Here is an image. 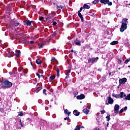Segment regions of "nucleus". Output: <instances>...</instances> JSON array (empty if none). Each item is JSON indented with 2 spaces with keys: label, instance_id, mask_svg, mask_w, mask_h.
Returning <instances> with one entry per match:
<instances>
[{
  "label": "nucleus",
  "instance_id": "e2e57ef3",
  "mask_svg": "<svg viewBox=\"0 0 130 130\" xmlns=\"http://www.w3.org/2000/svg\"><path fill=\"white\" fill-rule=\"evenodd\" d=\"M67 76H69V73L67 72Z\"/></svg>",
  "mask_w": 130,
  "mask_h": 130
},
{
  "label": "nucleus",
  "instance_id": "ea45409f",
  "mask_svg": "<svg viewBox=\"0 0 130 130\" xmlns=\"http://www.w3.org/2000/svg\"><path fill=\"white\" fill-rule=\"evenodd\" d=\"M43 94H45V95H46V89H43Z\"/></svg>",
  "mask_w": 130,
  "mask_h": 130
},
{
  "label": "nucleus",
  "instance_id": "f3484780",
  "mask_svg": "<svg viewBox=\"0 0 130 130\" xmlns=\"http://www.w3.org/2000/svg\"><path fill=\"white\" fill-rule=\"evenodd\" d=\"M120 98H123V97H126V95L124 94V92H121L120 93Z\"/></svg>",
  "mask_w": 130,
  "mask_h": 130
},
{
  "label": "nucleus",
  "instance_id": "20e7f679",
  "mask_svg": "<svg viewBox=\"0 0 130 130\" xmlns=\"http://www.w3.org/2000/svg\"><path fill=\"white\" fill-rule=\"evenodd\" d=\"M99 59V57H96L95 58H89L88 59V63H94V62H97V61Z\"/></svg>",
  "mask_w": 130,
  "mask_h": 130
},
{
  "label": "nucleus",
  "instance_id": "f257e3e1",
  "mask_svg": "<svg viewBox=\"0 0 130 130\" xmlns=\"http://www.w3.org/2000/svg\"><path fill=\"white\" fill-rule=\"evenodd\" d=\"M20 25V23L17 21V20H13L10 22V27L11 28L10 29L9 32L10 34L12 35H14V33H15V29H12V27H18Z\"/></svg>",
  "mask_w": 130,
  "mask_h": 130
},
{
  "label": "nucleus",
  "instance_id": "b1692460",
  "mask_svg": "<svg viewBox=\"0 0 130 130\" xmlns=\"http://www.w3.org/2000/svg\"><path fill=\"white\" fill-rule=\"evenodd\" d=\"M125 100L130 101V93L128 94L127 96H125Z\"/></svg>",
  "mask_w": 130,
  "mask_h": 130
},
{
  "label": "nucleus",
  "instance_id": "bb28decb",
  "mask_svg": "<svg viewBox=\"0 0 130 130\" xmlns=\"http://www.w3.org/2000/svg\"><path fill=\"white\" fill-rule=\"evenodd\" d=\"M107 119V121H109L110 120V115L109 114H108L107 116L106 117Z\"/></svg>",
  "mask_w": 130,
  "mask_h": 130
},
{
  "label": "nucleus",
  "instance_id": "f704fd0d",
  "mask_svg": "<svg viewBox=\"0 0 130 130\" xmlns=\"http://www.w3.org/2000/svg\"><path fill=\"white\" fill-rule=\"evenodd\" d=\"M43 46H44V44H43V43L40 44L39 48H43Z\"/></svg>",
  "mask_w": 130,
  "mask_h": 130
},
{
  "label": "nucleus",
  "instance_id": "5701e85b",
  "mask_svg": "<svg viewBox=\"0 0 130 130\" xmlns=\"http://www.w3.org/2000/svg\"><path fill=\"white\" fill-rule=\"evenodd\" d=\"M112 96L113 97H115V98H119V94H115V93H113Z\"/></svg>",
  "mask_w": 130,
  "mask_h": 130
},
{
  "label": "nucleus",
  "instance_id": "6ab92c4d",
  "mask_svg": "<svg viewBox=\"0 0 130 130\" xmlns=\"http://www.w3.org/2000/svg\"><path fill=\"white\" fill-rule=\"evenodd\" d=\"M36 62L37 63V64H41V63H42V61H41V60L40 59H38L36 60Z\"/></svg>",
  "mask_w": 130,
  "mask_h": 130
},
{
  "label": "nucleus",
  "instance_id": "a18cd8bd",
  "mask_svg": "<svg viewBox=\"0 0 130 130\" xmlns=\"http://www.w3.org/2000/svg\"><path fill=\"white\" fill-rule=\"evenodd\" d=\"M120 113H122L123 112V109H121L120 111H119Z\"/></svg>",
  "mask_w": 130,
  "mask_h": 130
},
{
  "label": "nucleus",
  "instance_id": "f03ea898",
  "mask_svg": "<svg viewBox=\"0 0 130 130\" xmlns=\"http://www.w3.org/2000/svg\"><path fill=\"white\" fill-rule=\"evenodd\" d=\"M127 20L128 19L126 18H124L122 19L121 21L122 24H121V28L120 29V31L122 32H123L124 30H126V28H127L126 26H127V24H126V22H127Z\"/></svg>",
  "mask_w": 130,
  "mask_h": 130
},
{
  "label": "nucleus",
  "instance_id": "603ef678",
  "mask_svg": "<svg viewBox=\"0 0 130 130\" xmlns=\"http://www.w3.org/2000/svg\"><path fill=\"white\" fill-rule=\"evenodd\" d=\"M78 92H74V95H78Z\"/></svg>",
  "mask_w": 130,
  "mask_h": 130
},
{
  "label": "nucleus",
  "instance_id": "774afa93",
  "mask_svg": "<svg viewBox=\"0 0 130 130\" xmlns=\"http://www.w3.org/2000/svg\"><path fill=\"white\" fill-rule=\"evenodd\" d=\"M5 46H6V47L8 46V45L6 44V45H5Z\"/></svg>",
  "mask_w": 130,
  "mask_h": 130
},
{
  "label": "nucleus",
  "instance_id": "864d4df0",
  "mask_svg": "<svg viewBox=\"0 0 130 130\" xmlns=\"http://www.w3.org/2000/svg\"><path fill=\"white\" fill-rule=\"evenodd\" d=\"M67 73H68V74H70V73H71V70H68L67 71Z\"/></svg>",
  "mask_w": 130,
  "mask_h": 130
},
{
  "label": "nucleus",
  "instance_id": "a878e982",
  "mask_svg": "<svg viewBox=\"0 0 130 130\" xmlns=\"http://www.w3.org/2000/svg\"><path fill=\"white\" fill-rule=\"evenodd\" d=\"M122 84H125V82H119V85L117 86L118 89H119L120 86H121Z\"/></svg>",
  "mask_w": 130,
  "mask_h": 130
},
{
  "label": "nucleus",
  "instance_id": "473e14b6",
  "mask_svg": "<svg viewBox=\"0 0 130 130\" xmlns=\"http://www.w3.org/2000/svg\"><path fill=\"white\" fill-rule=\"evenodd\" d=\"M117 62L119 63V64H121V62H122V60H121V59H118Z\"/></svg>",
  "mask_w": 130,
  "mask_h": 130
},
{
  "label": "nucleus",
  "instance_id": "2f4dec72",
  "mask_svg": "<svg viewBox=\"0 0 130 130\" xmlns=\"http://www.w3.org/2000/svg\"><path fill=\"white\" fill-rule=\"evenodd\" d=\"M24 115V113H23V112H19L18 116H23Z\"/></svg>",
  "mask_w": 130,
  "mask_h": 130
},
{
  "label": "nucleus",
  "instance_id": "338daca9",
  "mask_svg": "<svg viewBox=\"0 0 130 130\" xmlns=\"http://www.w3.org/2000/svg\"><path fill=\"white\" fill-rule=\"evenodd\" d=\"M9 56V57H11L12 56H11V55H9V56Z\"/></svg>",
  "mask_w": 130,
  "mask_h": 130
},
{
  "label": "nucleus",
  "instance_id": "393cba45",
  "mask_svg": "<svg viewBox=\"0 0 130 130\" xmlns=\"http://www.w3.org/2000/svg\"><path fill=\"white\" fill-rule=\"evenodd\" d=\"M29 45H31V46H33L34 44H35V42L33 41H30L29 43H28Z\"/></svg>",
  "mask_w": 130,
  "mask_h": 130
},
{
  "label": "nucleus",
  "instance_id": "69168bd1",
  "mask_svg": "<svg viewBox=\"0 0 130 130\" xmlns=\"http://www.w3.org/2000/svg\"><path fill=\"white\" fill-rule=\"evenodd\" d=\"M36 83H37V82H34V84H36Z\"/></svg>",
  "mask_w": 130,
  "mask_h": 130
},
{
  "label": "nucleus",
  "instance_id": "4c0bfd02",
  "mask_svg": "<svg viewBox=\"0 0 130 130\" xmlns=\"http://www.w3.org/2000/svg\"><path fill=\"white\" fill-rule=\"evenodd\" d=\"M83 9H84L83 7H81L80 10L78 11V13H81Z\"/></svg>",
  "mask_w": 130,
  "mask_h": 130
},
{
  "label": "nucleus",
  "instance_id": "dca6fc26",
  "mask_svg": "<svg viewBox=\"0 0 130 130\" xmlns=\"http://www.w3.org/2000/svg\"><path fill=\"white\" fill-rule=\"evenodd\" d=\"M82 111L85 114H88V113H89V110L87 108L84 109Z\"/></svg>",
  "mask_w": 130,
  "mask_h": 130
},
{
  "label": "nucleus",
  "instance_id": "39448f33",
  "mask_svg": "<svg viewBox=\"0 0 130 130\" xmlns=\"http://www.w3.org/2000/svg\"><path fill=\"white\" fill-rule=\"evenodd\" d=\"M101 4L104 5H108V6H112V2H110L109 0H100Z\"/></svg>",
  "mask_w": 130,
  "mask_h": 130
},
{
  "label": "nucleus",
  "instance_id": "c9c22d12",
  "mask_svg": "<svg viewBox=\"0 0 130 130\" xmlns=\"http://www.w3.org/2000/svg\"><path fill=\"white\" fill-rule=\"evenodd\" d=\"M98 3H99V0H94L93 1V4H94L95 5H96V4H98Z\"/></svg>",
  "mask_w": 130,
  "mask_h": 130
},
{
  "label": "nucleus",
  "instance_id": "0eeeda50",
  "mask_svg": "<svg viewBox=\"0 0 130 130\" xmlns=\"http://www.w3.org/2000/svg\"><path fill=\"white\" fill-rule=\"evenodd\" d=\"M118 110H119V105L118 104H116L114 106V112L116 114H117L118 113Z\"/></svg>",
  "mask_w": 130,
  "mask_h": 130
},
{
  "label": "nucleus",
  "instance_id": "3c124183",
  "mask_svg": "<svg viewBox=\"0 0 130 130\" xmlns=\"http://www.w3.org/2000/svg\"><path fill=\"white\" fill-rule=\"evenodd\" d=\"M127 110V107L125 106L124 108V110Z\"/></svg>",
  "mask_w": 130,
  "mask_h": 130
},
{
  "label": "nucleus",
  "instance_id": "c85d7f7f",
  "mask_svg": "<svg viewBox=\"0 0 130 130\" xmlns=\"http://www.w3.org/2000/svg\"><path fill=\"white\" fill-rule=\"evenodd\" d=\"M114 74H115V71H113L112 72H110L109 73V76H111V77H112V76H113V75H114Z\"/></svg>",
  "mask_w": 130,
  "mask_h": 130
},
{
  "label": "nucleus",
  "instance_id": "4d7b16f0",
  "mask_svg": "<svg viewBox=\"0 0 130 130\" xmlns=\"http://www.w3.org/2000/svg\"><path fill=\"white\" fill-rule=\"evenodd\" d=\"M71 113V112H68L67 114H68V115H70V114Z\"/></svg>",
  "mask_w": 130,
  "mask_h": 130
},
{
  "label": "nucleus",
  "instance_id": "412c9836",
  "mask_svg": "<svg viewBox=\"0 0 130 130\" xmlns=\"http://www.w3.org/2000/svg\"><path fill=\"white\" fill-rule=\"evenodd\" d=\"M55 79V75H52L50 77V81H53Z\"/></svg>",
  "mask_w": 130,
  "mask_h": 130
},
{
  "label": "nucleus",
  "instance_id": "4468645a",
  "mask_svg": "<svg viewBox=\"0 0 130 130\" xmlns=\"http://www.w3.org/2000/svg\"><path fill=\"white\" fill-rule=\"evenodd\" d=\"M78 17L81 19V22H84V18H83V15H82V14L81 13H78Z\"/></svg>",
  "mask_w": 130,
  "mask_h": 130
},
{
  "label": "nucleus",
  "instance_id": "7ed1b4c3",
  "mask_svg": "<svg viewBox=\"0 0 130 130\" xmlns=\"http://www.w3.org/2000/svg\"><path fill=\"white\" fill-rule=\"evenodd\" d=\"M2 88L5 89V88H11L13 86V83L11 82H2L1 84Z\"/></svg>",
  "mask_w": 130,
  "mask_h": 130
},
{
  "label": "nucleus",
  "instance_id": "2eb2a0df",
  "mask_svg": "<svg viewBox=\"0 0 130 130\" xmlns=\"http://www.w3.org/2000/svg\"><path fill=\"white\" fill-rule=\"evenodd\" d=\"M15 52H16L15 53L16 56H17V57L20 56V54L21 53V52L20 51V50H16Z\"/></svg>",
  "mask_w": 130,
  "mask_h": 130
},
{
  "label": "nucleus",
  "instance_id": "f8f14e48",
  "mask_svg": "<svg viewBox=\"0 0 130 130\" xmlns=\"http://www.w3.org/2000/svg\"><path fill=\"white\" fill-rule=\"evenodd\" d=\"M51 61H52V63L53 64H56V62H57V60H56V59H55V58H54V57H52V59H51Z\"/></svg>",
  "mask_w": 130,
  "mask_h": 130
},
{
  "label": "nucleus",
  "instance_id": "9d476101",
  "mask_svg": "<svg viewBox=\"0 0 130 130\" xmlns=\"http://www.w3.org/2000/svg\"><path fill=\"white\" fill-rule=\"evenodd\" d=\"M74 43L78 46H81V41L79 39H76L74 41Z\"/></svg>",
  "mask_w": 130,
  "mask_h": 130
},
{
  "label": "nucleus",
  "instance_id": "09e8293b",
  "mask_svg": "<svg viewBox=\"0 0 130 130\" xmlns=\"http://www.w3.org/2000/svg\"><path fill=\"white\" fill-rule=\"evenodd\" d=\"M56 24H57V23H56V22H54L53 23V26H56Z\"/></svg>",
  "mask_w": 130,
  "mask_h": 130
},
{
  "label": "nucleus",
  "instance_id": "de8ad7c7",
  "mask_svg": "<svg viewBox=\"0 0 130 130\" xmlns=\"http://www.w3.org/2000/svg\"><path fill=\"white\" fill-rule=\"evenodd\" d=\"M2 82H9V80H7V79H6V80L3 79Z\"/></svg>",
  "mask_w": 130,
  "mask_h": 130
},
{
  "label": "nucleus",
  "instance_id": "13d9d810",
  "mask_svg": "<svg viewBox=\"0 0 130 130\" xmlns=\"http://www.w3.org/2000/svg\"><path fill=\"white\" fill-rule=\"evenodd\" d=\"M10 75H12V76H13V75H14V74H13V73L10 72Z\"/></svg>",
  "mask_w": 130,
  "mask_h": 130
},
{
  "label": "nucleus",
  "instance_id": "c756f323",
  "mask_svg": "<svg viewBox=\"0 0 130 130\" xmlns=\"http://www.w3.org/2000/svg\"><path fill=\"white\" fill-rule=\"evenodd\" d=\"M24 69H23V68H22L21 66L20 67H19L18 68V72H22L23 71Z\"/></svg>",
  "mask_w": 130,
  "mask_h": 130
},
{
  "label": "nucleus",
  "instance_id": "052dcab7",
  "mask_svg": "<svg viewBox=\"0 0 130 130\" xmlns=\"http://www.w3.org/2000/svg\"><path fill=\"white\" fill-rule=\"evenodd\" d=\"M55 82H51V84H52V85H54Z\"/></svg>",
  "mask_w": 130,
  "mask_h": 130
},
{
  "label": "nucleus",
  "instance_id": "e433bc0d",
  "mask_svg": "<svg viewBox=\"0 0 130 130\" xmlns=\"http://www.w3.org/2000/svg\"><path fill=\"white\" fill-rule=\"evenodd\" d=\"M19 124H20V125H21V126H22V127H23V126H24V125L22 123V121L21 120V119H20Z\"/></svg>",
  "mask_w": 130,
  "mask_h": 130
},
{
  "label": "nucleus",
  "instance_id": "c03bdc74",
  "mask_svg": "<svg viewBox=\"0 0 130 130\" xmlns=\"http://www.w3.org/2000/svg\"><path fill=\"white\" fill-rule=\"evenodd\" d=\"M44 19L43 17L42 16L40 17V21H43Z\"/></svg>",
  "mask_w": 130,
  "mask_h": 130
},
{
  "label": "nucleus",
  "instance_id": "49530a36",
  "mask_svg": "<svg viewBox=\"0 0 130 130\" xmlns=\"http://www.w3.org/2000/svg\"><path fill=\"white\" fill-rule=\"evenodd\" d=\"M37 76H38L39 79H40V77H41L40 74H39V73H37Z\"/></svg>",
  "mask_w": 130,
  "mask_h": 130
},
{
  "label": "nucleus",
  "instance_id": "72a5a7b5",
  "mask_svg": "<svg viewBox=\"0 0 130 130\" xmlns=\"http://www.w3.org/2000/svg\"><path fill=\"white\" fill-rule=\"evenodd\" d=\"M22 73H24V74H27L28 73V70L25 69L23 70Z\"/></svg>",
  "mask_w": 130,
  "mask_h": 130
},
{
  "label": "nucleus",
  "instance_id": "6e6552de",
  "mask_svg": "<svg viewBox=\"0 0 130 130\" xmlns=\"http://www.w3.org/2000/svg\"><path fill=\"white\" fill-rule=\"evenodd\" d=\"M32 23V21H30L29 20H26L24 21V24L25 26H31V23Z\"/></svg>",
  "mask_w": 130,
  "mask_h": 130
},
{
  "label": "nucleus",
  "instance_id": "0e129e2a",
  "mask_svg": "<svg viewBox=\"0 0 130 130\" xmlns=\"http://www.w3.org/2000/svg\"><path fill=\"white\" fill-rule=\"evenodd\" d=\"M109 123H107V126H108V125H109Z\"/></svg>",
  "mask_w": 130,
  "mask_h": 130
},
{
  "label": "nucleus",
  "instance_id": "680f3d73",
  "mask_svg": "<svg viewBox=\"0 0 130 130\" xmlns=\"http://www.w3.org/2000/svg\"><path fill=\"white\" fill-rule=\"evenodd\" d=\"M40 76H41V77H42V78H43V75H41Z\"/></svg>",
  "mask_w": 130,
  "mask_h": 130
},
{
  "label": "nucleus",
  "instance_id": "423d86ee",
  "mask_svg": "<svg viewBox=\"0 0 130 130\" xmlns=\"http://www.w3.org/2000/svg\"><path fill=\"white\" fill-rule=\"evenodd\" d=\"M108 102L107 103V101H106V105H108V104H113V103L114 102V101L112 98H111L110 96H109L107 98Z\"/></svg>",
  "mask_w": 130,
  "mask_h": 130
},
{
  "label": "nucleus",
  "instance_id": "cd10ccee",
  "mask_svg": "<svg viewBox=\"0 0 130 130\" xmlns=\"http://www.w3.org/2000/svg\"><path fill=\"white\" fill-rule=\"evenodd\" d=\"M63 6L60 5V6H57V10H61L63 8Z\"/></svg>",
  "mask_w": 130,
  "mask_h": 130
},
{
  "label": "nucleus",
  "instance_id": "4be33fe9",
  "mask_svg": "<svg viewBox=\"0 0 130 130\" xmlns=\"http://www.w3.org/2000/svg\"><path fill=\"white\" fill-rule=\"evenodd\" d=\"M42 89L41 87H38L35 90V93H38L39 91H41V90Z\"/></svg>",
  "mask_w": 130,
  "mask_h": 130
},
{
  "label": "nucleus",
  "instance_id": "79ce46f5",
  "mask_svg": "<svg viewBox=\"0 0 130 130\" xmlns=\"http://www.w3.org/2000/svg\"><path fill=\"white\" fill-rule=\"evenodd\" d=\"M69 118L70 117H69V115H68V117H66V118H64V120H68Z\"/></svg>",
  "mask_w": 130,
  "mask_h": 130
},
{
  "label": "nucleus",
  "instance_id": "6e6d98bb",
  "mask_svg": "<svg viewBox=\"0 0 130 130\" xmlns=\"http://www.w3.org/2000/svg\"><path fill=\"white\" fill-rule=\"evenodd\" d=\"M48 108L47 107H45V110H48Z\"/></svg>",
  "mask_w": 130,
  "mask_h": 130
},
{
  "label": "nucleus",
  "instance_id": "5fc2aeb1",
  "mask_svg": "<svg viewBox=\"0 0 130 130\" xmlns=\"http://www.w3.org/2000/svg\"><path fill=\"white\" fill-rule=\"evenodd\" d=\"M80 129H81V128H84V126H80Z\"/></svg>",
  "mask_w": 130,
  "mask_h": 130
},
{
  "label": "nucleus",
  "instance_id": "ddd939ff",
  "mask_svg": "<svg viewBox=\"0 0 130 130\" xmlns=\"http://www.w3.org/2000/svg\"><path fill=\"white\" fill-rule=\"evenodd\" d=\"M83 7V9H86L87 10L90 9V5H88V4H85Z\"/></svg>",
  "mask_w": 130,
  "mask_h": 130
},
{
  "label": "nucleus",
  "instance_id": "1a4fd4ad",
  "mask_svg": "<svg viewBox=\"0 0 130 130\" xmlns=\"http://www.w3.org/2000/svg\"><path fill=\"white\" fill-rule=\"evenodd\" d=\"M76 98L78 99V100H82V99H85V95L84 94H81L79 95H78Z\"/></svg>",
  "mask_w": 130,
  "mask_h": 130
},
{
  "label": "nucleus",
  "instance_id": "58836bf2",
  "mask_svg": "<svg viewBox=\"0 0 130 130\" xmlns=\"http://www.w3.org/2000/svg\"><path fill=\"white\" fill-rule=\"evenodd\" d=\"M0 112H2V113H4V112H5V110L4 109V108H1L0 109Z\"/></svg>",
  "mask_w": 130,
  "mask_h": 130
},
{
  "label": "nucleus",
  "instance_id": "37998d69",
  "mask_svg": "<svg viewBox=\"0 0 130 130\" xmlns=\"http://www.w3.org/2000/svg\"><path fill=\"white\" fill-rule=\"evenodd\" d=\"M104 113H105V110H103L102 111H101V114H104Z\"/></svg>",
  "mask_w": 130,
  "mask_h": 130
},
{
  "label": "nucleus",
  "instance_id": "aec40b11",
  "mask_svg": "<svg viewBox=\"0 0 130 130\" xmlns=\"http://www.w3.org/2000/svg\"><path fill=\"white\" fill-rule=\"evenodd\" d=\"M126 81H127V79L126 78H123L119 80V82H126Z\"/></svg>",
  "mask_w": 130,
  "mask_h": 130
},
{
  "label": "nucleus",
  "instance_id": "a211bd4d",
  "mask_svg": "<svg viewBox=\"0 0 130 130\" xmlns=\"http://www.w3.org/2000/svg\"><path fill=\"white\" fill-rule=\"evenodd\" d=\"M111 45H115L116 44H118V41H114L113 42H112L111 43H110Z\"/></svg>",
  "mask_w": 130,
  "mask_h": 130
},
{
  "label": "nucleus",
  "instance_id": "7c9ffc66",
  "mask_svg": "<svg viewBox=\"0 0 130 130\" xmlns=\"http://www.w3.org/2000/svg\"><path fill=\"white\" fill-rule=\"evenodd\" d=\"M56 72H57V78H58V77H59V69H57L56 70Z\"/></svg>",
  "mask_w": 130,
  "mask_h": 130
},
{
  "label": "nucleus",
  "instance_id": "a19ab883",
  "mask_svg": "<svg viewBox=\"0 0 130 130\" xmlns=\"http://www.w3.org/2000/svg\"><path fill=\"white\" fill-rule=\"evenodd\" d=\"M68 111H69L68 110V109H65V110H64V113L66 114H68Z\"/></svg>",
  "mask_w": 130,
  "mask_h": 130
},
{
  "label": "nucleus",
  "instance_id": "bf43d9fd",
  "mask_svg": "<svg viewBox=\"0 0 130 130\" xmlns=\"http://www.w3.org/2000/svg\"><path fill=\"white\" fill-rule=\"evenodd\" d=\"M91 16H95V14L92 13Z\"/></svg>",
  "mask_w": 130,
  "mask_h": 130
},
{
  "label": "nucleus",
  "instance_id": "9b49d317",
  "mask_svg": "<svg viewBox=\"0 0 130 130\" xmlns=\"http://www.w3.org/2000/svg\"><path fill=\"white\" fill-rule=\"evenodd\" d=\"M73 114H74L75 116H79L80 115V112L78 111L77 110H74L73 111Z\"/></svg>",
  "mask_w": 130,
  "mask_h": 130
},
{
  "label": "nucleus",
  "instance_id": "8fccbe9b",
  "mask_svg": "<svg viewBox=\"0 0 130 130\" xmlns=\"http://www.w3.org/2000/svg\"><path fill=\"white\" fill-rule=\"evenodd\" d=\"M96 120L98 121V122H99V117H97L96 118Z\"/></svg>",
  "mask_w": 130,
  "mask_h": 130
}]
</instances>
